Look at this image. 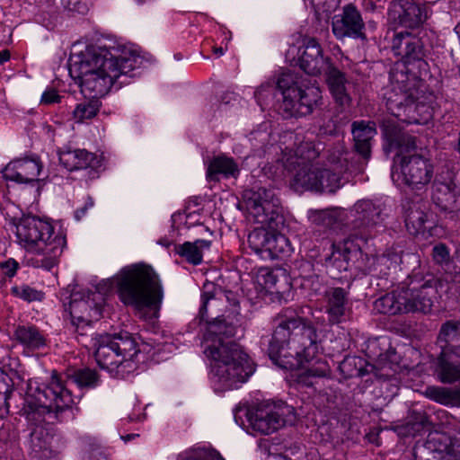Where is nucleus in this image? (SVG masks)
<instances>
[{
    "mask_svg": "<svg viewBox=\"0 0 460 460\" xmlns=\"http://www.w3.org/2000/svg\"><path fill=\"white\" fill-rule=\"evenodd\" d=\"M199 314L205 319L210 312L214 321L208 323L204 334V353L210 363V380L216 390L238 388L253 374L254 367L240 346L228 338L234 334V327L218 315L223 304L221 297L204 292Z\"/></svg>",
    "mask_w": 460,
    "mask_h": 460,
    "instance_id": "obj_3",
    "label": "nucleus"
},
{
    "mask_svg": "<svg viewBox=\"0 0 460 460\" xmlns=\"http://www.w3.org/2000/svg\"><path fill=\"white\" fill-rule=\"evenodd\" d=\"M62 97L58 94V91L54 88L46 89L40 98V103L44 105H50L59 103Z\"/></svg>",
    "mask_w": 460,
    "mask_h": 460,
    "instance_id": "obj_43",
    "label": "nucleus"
},
{
    "mask_svg": "<svg viewBox=\"0 0 460 460\" xmlns=\"http://www.w3.org/2000/svg\"><path fill=\"white\" fill-rule=\"evenodd\" d=\"M393 359L395 361V358H396V356L395 355H393Z\"/></svg>",
    "mask_w": 460,
    "mask_h": 460,
    "instance_id": "obj_62",
    "label": "nucleus"
},
{
    "mask_svg": "<svg viewBox=\"0 0 460 460\" xmlns=\"http://www.w3.org/2000/svg\"><path fill=\"white\" fill-rule=\"evenodd\" d=\"M93 205H94L93 199L91 197H88L87 199L85 200L84 208H85L88 210L89 208H92L93 207Z\"/></svg>",
    "mask_w": 460,
    "mask_h": 460,
    "instance_id": "obj_52",
    "label": "nucleus"
},
{
    "mask_svg": "<svg viewBox=\"0 0 460 460\" xmlns=\"http://www.w3.org/2000/svg\"><path fill=\"white\" fill-rule=\"evenodd\" d=\"M459 352H440L435 365V374L439 382L453 384L460 381Z\"/></svg>",
    "mask_w": 460,
    "mask_h": 460,
    "instance_id": "obj_27",
    "label": "nucleus"
},
{
    "mask_svg": "<svg viewBox=\"0 0 460 460\" xmlns=\"http://www.w3.org/2000/svg\"><path fill=\"white\" fill-rule=\"evenodd\" d=\"M254 284L259 287L260 291L272 292L279 281L277 274L270 268H260L254 278Z\"/></svg>",
    "mask_w": 460,
    "mask_h": 460,
    "instance_id": "obj_38",
    "label": "nucleus"
},
{
    "mask_svg": "<svg viewBox=\"0 0 460 460\" xmlns=\"http://www.w3.org/2000/svg\"><path fill=\"white\" fill-rule=\"evenodd\" d=\"M86 211L87 209L85 208H78L75 213V217L77 220H80L85 214H86Z\"/></svg>",
    "mask_w": 460,
    "mask_h": 460,
    "instance_id": "obj_51",
    "label": "nucleus"
},
{
    "mask_svg": "<svg viewBox=\"0 0 460 460\" xmlns=\"http://www.w3.org/2000/svg\"><path fill=\"white\" fill-rule=\"evenodd\" d=\"M362 237L349 236L342 242L332 244L330 261L336 265L340 271L349 270L362 257Z\"/></svg>",
    "mask_w": 460,
    "mask_h": 460,
    "instance_id": "obj_19",
    "label": "nucleus"
},
{
    "mask_svg": "<svg viewBox=\"0 0 460 460\" xmlns=\"http://www.w3.org/2000/svg\"><path fill=\"white\" fill-rule=\"evenodd\" d=\"M274 89V85L270 83L261 84L254 93L258 104L261 106L266 104V101L273 96Z\"/></svg>",
    "mask_w": 460,
    "mask_h": 460,
    "instance_id": "obj_42",
    "label": "nucleus"
},
{
    "mask_svg": "<svg viewBox=\"0 0 460 460\" xmlns=\"http://www.w3.org/2000/svg\"><path fill=\"white\" fill-rule=\"evenodd\" d=\"M379 272L385 274V272H384V270L382 269L379 270Z\"/></svg>",
    "mask_w": 460,
    "mask_h": 460,
    "instance_id": "obj_60",
    "label": "nucleus"
},
{
    "mask_svg": "<svg viewBox=\"0 0 460 460\" xmlns=\"http://www.w3.org/2000/svg\"><path fill=\"white\" fill-rule=\"evenodd\" d=\"M398 260L399 257L396 254L391 255L390 253H384L380 256L369 257L367 254L362 252V257L355 261L356 263L353 267L363 273H372L378 270V266L385 265L386 269H389L392 264H396Z\"/></svg>",
    "mask_w": 460,
    "mask_h": 460,
    "instance_id": "obj_35",
    "label": "nucleus"
},
{
    "mask_svg": "<svg viewBox=\"0 0 460 460\" xmlns=\"http://www.w3.org/2000/svg\"><path fill=\"white\" fill-rule=\"evenodd\" d=\"M318 345L314 328L302 318L281 319L269 345L270 359L280 368L297 372L299 385H314V378L330 375L325 360L317 358Z\"/></svg>",
    "mask_w": 460,
    "mask_h": 460,
    "instance_id": "obj_4",
    "label": "nucleus"
},
{
    "mask_svg": "<svg viewBox=\"0 0 460 460\" xmlns=\"http://www.w3.org/2000/svg\"><path fill=\"white\" fill-rule=\"evenodd\" d=\"M332 32L337 39L350 37L364 39V22L358 10L348 4L343 7L342 13L336 14L332 22Z\"/></svg>",
    "mask_w": 460,
    "mask_h": 460,
    "instance_id": "obj_18",
    "label": "nucleus"
},
{
    "mask_svg": "<svg viewBox=\"0 0 460 460\" xmlns=\"http://www.w3.org/2000/svg\"><path fill=\"white\" fill-rule=\"evenodd\" d=\"M178 460H225L217 452L193 449L179 456Z\"/></svg>",
    "mask_w": 460,
    "mask_h": 460,
    "instance_id": "obj_40",
    "label": "nucleus"
},
{
    "mask_svg": "<svg viewBox=\"0 0 460 460\" xmlns=\"http://www.w3.org/2000/svg\"><path fill=\"white\" fill-rule=\"evenodd\" d=\"M433 257L438 262L445 261L448 257L447 248L444 244L436 245L433 248Z\"/></svg>",
    "mask_w": 460,
    "mask_h": 460,
    "instance_id": "obj_45",
    "label": "nucleus"
},
{
    "mask_svg": "<svg viewBox=\"0 0 460 460\" xmlns=\"http://www.w3.org/2000/svg\"><path fill=\"white\" fill-rule=\"evenodd\" d=\"M214 51V54L217 55V57H220L222 55H224L225 51L223 49V48H214L213 49Z\"/></svg>",
    "mask_w": 460,
    "mask_h": 460,
    "instance_id": "obj_55",
    "label": "nucleus"
},
{
    "mask_svg": "<svg viewBox=\"0 0 460 460\" xmlns=\"http://www.w3.org/2000/svg\"><path fill=\"white\" fill-rule=\"evenodd\" d=\"M410 142H411V145L413 146H414V142L411 141V137H409L408 143H410Z\"/></svg>",
    "mask_w": 460,
    "mask_h": 460,
    "instance_id": "obj_58",
    "label": "nucleus"
},
{
    "mask_svg": "<svg viewBox=\"0 0 460 460\" xmlns=\"http://www.w3.org/2000/svg\"><path fill=\"white\" fill-rule=\"evenodd\" d=\"M401 288L406 313L429 314L438 299V281L431 276H411Z\"/></svg>",
    "mask_w": 460,
    "mask_h": 460,
    "instance_id": "obj_13",
    "label": "nucleus"
},
{
    "mask_svg": "<svg viewBox=\"0 0 460 460\" xmlns=\"http://www.w3.org/2000/svg\"><path fill=\"white\" fill-rule=\"evenodd\" d=\"M374 374L376 377L384 380H391L395 384L401 382L405 371L404 367L391 359L388 356L381 355L373 367Z\"/></svg>",
    "mask_w": 460,
    "mask_h": 460,
    "instance_id": "obj_33",
    "label": "nucleus"
},
{
    "mask_svg": "<svg viewBox=\"0 0 460 460\" xmlns=\"http://www.w3.org/2000/svg\"><path fill=\"white\" fill-rule=\"evenodd\" d=\"M348 155H349L348 153H340L338 155H336L335 154H332V155H330V157H329V158H334L336 161H338L339 159H341V164H343V165H345V167H347V170H346V171H344V172L341 174V176L344 172H348V171H351V168H353V165H350V166L349 165V163H348V157H347V156H348Z\"/></svg>",
    "mask_w": 460,
    "mask_h": 460,
    "instance_id": "obj_46",
    "label": "nucleus"
},
{
    "mask_svg": "<svg viewBox=\"0 0 460 460\" xmlns=\"http://www.w3.org/2000/svg\"><path fill=\"white\" fill-rule=\"evenodd\" d=\"M298 64L300 68L310 75H318L332 66L329 58H325L320 44L315 39L305 40L302 48L298 49Z\"/></svg>",
    "mask_w": 460,
    "mask_h": 460,
    "instance_id": "obj_20",
    "label": "nucleus"
},
{
    "mask_svg": "<svg viewBox=\"0 0 460 460\" xmlns=\"http://www.w3.org/2000/svg\"><path fill=\"white\" fill-rule=\"evenodd\" d=\"M206 178L208 181H219L221 178L236 179L240 174L238 164L233 157L219 155L205 163Z\"/></svg>",
    "mask_w": 460,
    "mask_h": 460,
    "instance_id": "obj_25",
    "label": "nucleus"
},
{
    "mask_svg": "<svg viewBox=\"0 0 460 460\" xmlns=\"http://www.w3.org/2000/svg\"><path fill=\"white\" fill-rule=\"evenodd\" d=\"M294 409L286 404L262 403L251 414L249 420L254 430L262 434H270L293 423Z\"/></svg>",
    "mask_w": 460,
    "mask_h": 460,
    "instance_id": "obj_14",
    "label": "nucleus"
},
{
    "mask_svg": "<svg viewBox=\"0 0 460 460\" xmlns=\"http://www.w3.org/2000/svg\"><path fill=\"white\" fill-rule=\"evenodd\" d=\"M393 359L395 361V358H396V356L395 355H393Z\"/></svg>",
    "mask_w": 460,
    "mask_h": 460,
    "instance_id": "obj_63",
    "label": "nucleus"
},
{
    "mask_svg": "<svg viewBox=\"0 0 460 460\" xmlns=\"http://www.w3.org/2000/svg\"><path fill=\"white\" fill-rule=\"evenodd\" d=\"M210 242L198 239L194 242H185L175 245V252L193 265H199L202 261L203 251L208 249Z\"/></svg>",
    "mask_w": 460,
    "mask_h": 460,
    "instance_id": "obj_37",
    "label": "nucleus"
},
{
    "mask_svg": "<svg viewBox=\"0 0 460 460\" xmlns=\"http://www.w3.org/2000/svg\"><path fill=\"white\" fill-rule=\"evenodd\" d=\"M407 230L412 234L430 233L435 222L432 214L426 211L423 205L414 204L408 209L405 217Z\"/></svg>",
    "mask_w": 460,
    "mask_h": 460,
    "instance_id": "obj_29",
    "label": "nucleus"
},
{
    "mask_svg": "<svg viewBox=\"0 0 460 460\" xmlns=\"http://www.w3.org/2000/svg\"><path fill=\"white\" fill-rule=\"evenodd\" d=\"M159 243H160V244H162V245H164V246H166V247H167V246H169V244H170L169 243H167V242H165V241H164V240H160V241H159Z\"/></svg>",
    "mask_w": 460,
    "mask_h": 460,
    "instance_id": "obj_57",
    "label": "nucleus"
},
{
    "mask_svg": "<svg viewBox=\"0 0 460 460\" xmlns=\"http://www.w3.org/2000/svg\"><path fill=\"white\" fill-rule=\"evenodd\" d=\"M138 437V434H128V435H126V436H121V439L124 440L125 442H128L135 438Z\"/></svg>",
    "mask_w": 460,
    "mask_h": 460,
    "instance_id": "obj_54",
    "label": "nucleus"
},
{
    "mask_svg": "<svg viewBox=\"0 0 460 460\" xmlns=\"http://www.w3.org/2000/svg\"><path fill=\"white\" fill-rule=\"evenodd\" d=\"M354 210L356 219L359 222L358 224V226L370 228L379 226L384 220L381 209L371 200L363 199L358 201L354 205Z\"/></svg>",
    "mask_w": 460,
    "mask_h": 460,
    "instance_id": "obj_31",
    "label": "nucleus"
},
{
    "mask_svg": "<svg viewBox=\"0 0 460 460\" xmlns=\"http://www.w3.org/2000/svg\"><path fill=\"white\" fill-rule=\"evenodd\" d=\"M355 149L367 162L371 155L372 139L376 135V125L371 121H355L352 124Z\"/></svg>",
    "mask_w": 460,
    "mask_h": 460,
    "instance_id": "obj_28",
    "label": "nucleus"
},
{
    "mask_svg": "<svg viewBox=\"0 0 460 460\" xmlns=\"http://www.w3.org/2000/svg\"><path fill=\"white\" fill-rule=\"evenodd\" d=\"M62 3L66 8L71 11L77 10L76 4H78V0H62Z\"/></svg>",
    "mask_w": 460,
    "mask_h": 460,
    "instance_id": "obj_49",
    "label": "nucleus"
},
{
    "mask_svg": "<svg viewBox=\"0 0 460 460\" xmlns=\"http://www.w3.org/2000/svg\"><path fill=\"white\" fill-rule=\"evenodd\" d=\"M438 343L441 352H459L460 356V322L445 323L439 332Z\"/></svg>",
    "mask_w": 460,
    "mask_h": 460,
    "instance_id": "obj_32",
    "label": "nucleus"
},
{
    "mask_svg": "<svg viewBox=\"0 0 460 460\" xmlns=\"http://www.w3.org/2000/svg\"><path fill=\"white\" fill-rule=\"evenodd\" d=\"M453 281L460 283V267L459 270H456V267L455 268V270L453 272Z\"/></svg>",
    "mask_w": 460,
    "mask_h": 460,
    "instance_id": "obj_53",
    "label": "nucleus"
},
{
    "mask_svg": "<svg viewBox=\"0 0 460 460\" xmlns=\"http://www.w3.org/2000/svg\"><path fill=\"white\" fill-rule=\"evenodd\" d=\"M129 419L131 421H140V420H143L146 419V415L143 414L142 416H137V417L129 416Z\"/></svg>",
    "mask_w": 460,
    "mask_h": 460,
    "instance_id": "obj_56",
    "label": "nucleus"
},
{
    "mask_svg": "<svg viewBox=\"0 0 460 460\" xmlns=\"http://www.w3.org/2000/svg\"><path fill=\"white\" fill-rule=\"evenodd\" d=\"M72 379L79 387H94L98 384L97 374L88 368L77 370Z\"/></svg>",
    "mask_w": 460,
    "mask_h": 460,
    "instance_id": "obj_39",
    "label": "nucleus"
},
{
    "mask_svg": "<svg viewBox=\"0 0 460 460\" xmlns=\"http://www.w3.org/2000/svg\"><path fill=\"white\" fill-rule=\"evenodd\" d=\"M420 460H460V442L444 432H431L416 450Z\"/></svg>",
    "mask_w": 460,
    "mask_h": 460,
    "instance_id": "obj_15",
    "label": "nucleus"
},
{
    "mask_svg": "<svg viewBox=\"0 0 460 460\" xmlns=\"http://www.w3.org/2000/svg\"><path fill=\"white\" fill-rule=\"evenodd\" d=\"M102 296L97 291L81 289L71 294L68 310L74 321L89 323L101 316Z\"/></svg>",
    "mask_w": 460,
    "mask_h": 460,
    "instance_id": "obj_16",
    "label": "nucleus"
},
{
    "mask_svg": "<svg viewBox=\"0 0 460 460\" xmlns=\"http://www.w3.org/2000/svg\"><path fill=\"white\" fill-rule=\"evenodd\" d=\"M19 269V263L13 258L0 261V270L6 277L13 278Z\"/></svg>",
    "mask_w": 460,
    "mask_h": 460,
    "instance_id": "obj_44",
    "label": "nucleus"
},
{
    "mask_svg": "<svg viewBox=\"0 0 460 460\" xmlns=\"http://www.w3.org/2000/svg\"><path fill=\"white\" fill-rule=\"evenodd\" d=\"M393 51L402 58L390 72V86L384 94L388 112L394 117L390 125L383 122L389 145L385 151L392 152L402 147V136L388 134V128H396L399 122L406 124H426L432 118L431 97H419L415 88L417 79L428 69L423 44L420 40L408 31L394 34Z\"/></svg>",
    "mask_w": 460,
    "mask_h": 460,
    "instance_id": "obj_1",
    "label": "nucleus"
},
{
    "mask_svg": "<svg viewBox=\"0 0 460 460\" xmlns=\"http://www.w3.org/2000/svg\"><path fill=\"white\" fill-rule=\"evenodd\" d=\"M13 339L25 349L34 350L46 345V338L34 325L21 324L14 328Z\"/></svg>",
    "mask_w": 460,
    "mask_h": 460,
    "instance_id": "obj_30",
    "label": "nucleus"
},
{
    "mask_svg": "<svg viewBox=\"0 0 460 460\" xmlns=\"http://www.w3.org/2000/svg\"><path fill=\"white\" fill-rule=\"evenodd\" d=\"M15 226L18 244L35 256L31 259L33 267L49 270L58 265L66 244L60 229L56 230L50 221L35 216L22 217Z\"/></svg>",
    "mask_w": 460,
    "mask_h": 460,
    "instance_id": "obj_9",
    "label": "nucleus"
},
{
    "mask_svg": "<svg viewBox=\"0 0 460 460\" xmlns=\"http://www.w3.org/2000/svg\"><path fill=\"white\" fill-rule=\"evenodd\" d=\"M142 64V58L133 50H110L89 45L71 54L69 73L79 80L81 92L88 99L78 102L73 111V119L83 123L94 118L101 107L100 97L107 94L118 84L128 83L133 71Z\"/></svg>",
    "mask_w": 460,
    "mask_h": 460,
    "instance_id": "obj_2",
    "label": "nucleus"
},
{
    "mask_svg": "<svg viewBox=\"0 0 460 460\" xmlns=\"http://www.w3.org/2000/svg\"><path fill=\"white\" fill-rule=\"evenodd\" d=\"M10 58L9 51L7 50H2L0 51V65L4 63Z\"/></svg>",
    "mask_w": 460,
    "mask_h": 460,
    "instance_id": "obj_50",
    "label": "nucleus"
},
{
    "mask_svg": "<svg viewBox=\"0 0 460 460\" xmlns=\"http://www.w3.org/2000/svg\"><path fill=\"white\" fill-rule=\"evenodd\" d=\"M320 1L321 0H313L314 3H317V4H320Z\"/></svg>",
    "mask_w": 460,
    "mask_h": 460,
    "instance_id": "obj_59",
    "label": "nucleus"
},
{
    "mask_svg": "<svg viewBox=\"0 0 460 460\" xmlns=\"http://www.w3.org/2000/svg\"><path fill=\"white\" fill-rule=\"evenodd\" d=\"M403 304L402 288L400 286L397 289L376 299L374 303V309L385 314L406 313L405 305Z\"/></svg>",
    "mask_w": 460,
    "mask_h": 460,
    "instance_id": "obj_34",
    "label": "nucleus"
},
{
    "mask_svg": "<svg viewBox=\"0 0 460 460\" xmlns=\"http://www.w3.org/2000/svg\"><path fill=\"white\" fill-rule=\"evenodd\" d=\"M120 301L132 306L139 317L156 318L164 299L159 275L145 263L122 268L113 278Z\"/></svg>",
    "mask_w": 460,
    "mask_h": 460,
    "instance_id": "obj_8",
    "label": "nucleus"
},
{
    "mask_svg": "<svg viewBox=\"0 0 460 460\" xmlns=\"http://www.w3.org/2000/svg\"><path fill=\"white\" fill-rule=\"evenodd\" d=\"M326 313L331 323L342 322L348 312V295L341 288H329L324 292Z\"/></svg>",
    "mask_w": 460,
    "mask_h": 460,
    "instance_id": "obj_26",
    "label": "nucleus"
},
{
    "mask_svg": "<svg viewBox=\"0 0 460 460\" xmlns=\"http://www.w3.org/2000/svg\"><path fill=\"white\" fill-rule=\"evenodd\" d=\"M325 80L335 103L343 109L349 107L352 102L351 83L346 77L345 73L332 65L328 66L325 71Z\"/></svg>",
    "mask_w": 460,
    "mask_h": 460,
    "instance_id": "obj_23",
    "label": "nucleus"
},
{
    "mask_svg": "<svg viewBox=\"0 0 460 460\" xmlns=\"http://www.w3.org/2000/svg\"><path fill=\"white\" fill-rule=\"evenodd\" d=\"M318 217L323 221V224L329 226L333 222V214L331 211L325 210L318 213Z\"/></svg>",
    "mask_w": 460,
    "mask_h": 460,
    "instance_id": "obj_47",
    "label": "nucleus"
},
{
    "mask_svg": "<svg viewBox=\"0 0 460 460\" xmlns=\"http://www.w3.org/2000/svg\"><path fill=\"white\" fill-rule=\"evenodd\" d=\"M284 138L296 145L299 142V147L296 153V161H291V154L285 153L283 156L284 168L288 171L295 170L293 186L296 189L313 190L316 192H335L341 186V174L347 170L341 164V160L336 161L329 158L326 164L314 163L318 156V151L312 142H301L300 138L293 132L285 134Z\"/></svg>",
    "mask_w": 460,
    "mask_h": 460,
    "instance_id": "obj_7",
    "label": "nucleus"
},
{
    "mask_svg": "<svg viewBox=\"0 0 460 460\" xmlns=\"http://www.w3.org/2000/svg\"><path fill=\"white\" fill-rule=\"evenodd\" d=\"M427 398L440 404L460 407V389L442 386H428L424 392Z\"/></svg>",
    "mask_w": 460,
    "mask_h": 460,
    "instance_id": "obj_36",
    "label": "nucleus"
},
{
    "mask_svg": "<svg viewBox=\"0 0 460 460\" xmlns=\"http://www.w3.org/2000/svg\"><path fill=\"white\" fill-rule=\"evenodd\" d=\"M12 294L16 297L25 301H40L42 298V293L26 285L15 286L11 289Z\"/></svg>",
    "mask_w": 460,
    "mask_h": 460,
    "instance_id": "obj_41",
    "label": "nucleus"
},
{
    "mask_svg": "<svg viewBox=\"0 0 460 460\" xmlns=\"http://www.w3.org/2000/svg\"><path fill=\"white\" fill-rule=\"evenodd\" d=\"M75 403L71 392L61 377L54 371L47 385L38 379H29L25 392L23 411L30 425L31 448L39 458L51 456L53 440L50 424L58 419V413Z\"/></svg>",
    "mask_w": 460,
    "mask_h": 460,
    "instance_id": "obj_5",
    "label": "nucleus"
},
{
    "mask_svg": "<svg viewBox=\"0 0 460 460\" xmlns=\"http://www.w3.org/2000/svg\"><path fill=\"white\" fill-rule=\"evenodd\" d=\"M426 8L412 0L393 1L388 9V21L394 26L413 29L427 19Z\"/></svg>",
    "mask_w": 460,
    "mask_h": 460,
    "instance_id": "obj_17",
    "label": "nucleus"
},
{
    "mask_svg": "<svg viewBox=\"0 0 460 460\" xmlns=\"http://www.w3.org/2000/svg\"><path fill=\"white\" fill-rule=\"evenodd\" d=\"M298 147H299V146H297L296 148L294 150L292 147V144L290 143L289 145L286 146L284 147V149H282V146H279V149H281V151H282V156H284L285 153L291 154V155L293 156V159L291 161H296L295 155L298 150ZM280 162H281L282 165L284 166L283 157H281Z\"/></svg>",
    "mask_w": 460,
    "mask_h": 460,
    "instance_id": "obj_48",
    "label": "nucleus"
},
{
    "mask_svg": "<svg viewBox=\"0 0 460 460\" xmlns=\"http://www.w3.org/2000/svg\"><path fill=\"white\" fill-rule=\"evenodd\" d=\"M434 167L432 163L420 155H404L394 160L391 178L401 188L409 187L411 190H420L432 180Z\"/></svg>",
    "mask_w": 460,
    "mask_h": 460,
    "instance_id": "obj_12",
    "label": "nucleus"
},
{
    "mask_svg": "<svg viewBox=\"0 0 460 460\" xmlns=\"http://www.w3.org/2000/svg\"><path fill=\"white\" fill-rule=\"evenodd\" d=\"M93 341L97 364L114 377L124 378L137 369L139 349L129 333L98 335Z\"/></svg>",
    "mask_w": 460,
    "mask_h": 460,
    "instance_id": "obj_10",
    "label": "nucleus"
},
{
    "mask_svg": "<svg viewBox=\"0 0 460 460\" xmlns=\"http://www.w3.org/2000/svg\"><path fill=\"white\" fill-rule=\"evenodd\" d=\"M277 88L283 96L282 108L289 116L312 113L322 99L319 86L304 84L290 73H284L279 77Z\"/></svg>",
    "mask_w": 460,
    "mask_h": 460,
    "instance_id": "obj_11",
    "label": "nucleus"
},
{
    "mask_svg": "<svg viewBox=\"0 0 460 460\" xmlns=\"http://www.w3.org/2000/svg\"><path fill=\"white\" fill-rule=\"evenodd\" d=\"M432 199L444 211L452 212L457 208L459 190L451 176L444 180L441 178L435 180Z\"/></svg>",
    "mask_w": 460,
    "mask_h": 460,
    "instance_id": "obj_24",
    "label": "nucleus"
},
{
    "mask_svg": "<svg viewBox=\"0 0 460 460\" xmlns=\"http://www.w3.org/2000/svg\"><path fill=\"white\" fill-rule=\"evenodd\" d=\"M60 164L69 172L95 169L100 166V160L93 154L84 148L64 146L58 151Z\"/></svg>",
    "mask_w": 460,
    "mask_h": 460,
    "instance_id": "obj_21",
    "label": "nucleus"
},
{
    "mask_svg": "<svg viewBox=\"0 0 460 460\" xmlns=\"http://www.w3.org/2000/svg\"><path fill=\"white\" fill-rule=\"evenodd\" d=\"M42 164L36 158H19L11 161L4 169L6 181L17 183H29L38 180Z\"/></svg>",
    "mask_w": 460,
    "mask_h": 460,
    "instance_id": "obj_22",
    "label": "nucleus"
},
{
    "mask_svg": "<svg viewBox=\"0 0 460 460\" xmlns=\"http://www.w3.org/2000/svg\"><path fill=\"white\" fill-rule=\"evenodd\" d=\"M246 207L249 216L261 225L248 234L249 247L263 260L288 256L293 248L288 238L279 232L284 220L273 190L259 188L248 192Z\"/></svg>",
    "mask_w": 460,
    "mask_h": 460,
    "instance_id": "obj_6",
    "label": "nucleus"
},
{
    "mask_svg": "<svg viewBox=\"0 0 460 460\" xmlns=\"http://www.w3.org/2000/svg\"><path fill=\"white\" fill-rule=\"evenodd\" d=\"M138 3H142L144 2L145 0H137Z\"/></svg>",
    "mask_w": 460,
    "mask_h": 460,
    "instance_id": "obj_61",
    "label": "nucleus"
}]
</instances>
